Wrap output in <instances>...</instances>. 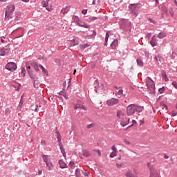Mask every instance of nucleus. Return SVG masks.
Returning <instances> with one entry per match:
<instances>
[{"label":"nucleus","mask_w":177,"mask_h":177,"mask_svg":"<svg viewBox=\"0 0 177 177\" xmlns=\"http://www.w3.org/2000/svg\"><path fill=\"white\" fill-rule=\"evenodd\" d=\"M5 113H6V114L10 113V109H9V108L6 109Z\"/></svg>","instance_id":"obj_45"},{"label":"nucleus","mask_w":177,"mask_h":177,"mask_svg":"<svg viewBox=\"0 0 177 177\" xmlns=\"http://www.w3.org/2000/svg\"><path fill=\"white\" fill-rule=\"evenodd\" d=\"M162 77L164 78V80L166 81V82H168L169 80L168 79V77H167V73H163L162 74Z\"/></svg>","instance_id":"obj_36"},{"label":"nucleus","mask_w":177,"mask_h":177,"mask_svg":"<svg viewBox=\"0 0 177 177\" xmlns=\"http://www.w3.org/2000/svg\"><path fill=\"white\" fill-rule=\"evenodd\" d=\"M15 9H16V6H15L14 4H10L7 6L5 13V20H10L12 19L10 15L15 12Z\"/></svg>","instance_id":"obj_3"},{"label":"nucleus","mask_w":177,"mask_h":177,"mask_svg":"<svg viewBox=\"0 0 177 177\" xmlns=\"http://www.w3.org/2000/svg\"><path fill=\"white\" fill-rule=\"evenodd\" d=\"M59 165L60 168L64 169V168H67V164H66V162H64V161H63L62 160H60L59 161Z\"/></svg>","instance_id":"obj_16"},{"label":"nucleus","mask_w":177,"mask_h":177,"mask_svg":"<svg viewBox=\"0 0 177 177\" xmlns=\"http://www.w3.org/2000/svg\"><path fill=\"white\" fill-rule=\"evenodd\" d=\"M96 19H97V17H93L92 18L93 20H96Z\"/></svg>","instance_id":"obj_64"},{"label":"nucleus","mask_w":177,"mask_h":177,"mask_svg":"<svg viewBox=\"0 0 177 177\" xmlns=\"http://www.w3.org/2000/svg\"><path fill=\"white\" fill-rule=\"evenodd\" d=\"M9 52H10V48L9 47V46H6L1 50L0 56H5L8 55Z\"/></svg>","instance_id":"obj_10"},{"label":"nucleus","mask_w":177,"mask_h":177,"mask_svg":"<svg viewBox=\"0 0 177 177\" xmlns=\"http://www.w3.org/2000/svg\"><path fill=\"white\" fill-rule=\"evenodd\" d=\"M120 103V100L115 98H111L106 101V104L109 106H114V104H118Z\"/></svg>","instance_id":"obj_9"},{"label":"nucleus","mask_w":177,"mask_h":177,"mask_svg":"<svg viewBox=\"0 0 177 177\" xmlns=\"http://www.w3.org/2000/svg\"><path fill=\"white\" fill-rule=\"evenodd\" d=\"M30 66L32 67H33V68L36 71H39V67L38 66V64H37V62H32L30 64Z\"/></svg>","instance_id":"obj_17"},{"label":"nucleus","mask_w":177,"mask_h":177,"mask_svg":"<svg viewBox=\"0 0 177 177\" xmlns=\"http://www.w3.org/2000/svg\"><path fill=\"white\" fill-rule=\"evenodd\" d=\"M124 143H125L126 145H131V142L127 140H123Z\"/></svg>","instance_id":"obj_49"},{"label":"nucleus","mask_w":177,"mask_h":177,"mask_svg":"<svg viewBox=\"0 0 177 177\" xmlns=\"http://www.w3.org/2000/svg\"><path fill=\"white\" fill-rule=\"evenodd\" d=\"M94 88L95 92H100V91H103L104 89V86L103 84H100L99 80H96L94 82Z\"/></svg>","instance_id":"obj_7"},{"label":"nucleus","mask_w":177,"mask_h":177,"mask_svg":"<svg viewBox=\"0 0 177 177\" xmlns=\"http://www.w3.org/2000/svg\"><path fill=\"white\" fill-rule=\"evenodd\" d=\"M61 94L62 95V96H64V97H65V99H68V95L66 93L62 92L61 93Z\"/></svg>","instance_id":"obj_40"},{"label":"nucleus","mask_w":177,"mask_h":177,"mask_svg":"<svg viewBox=\"0 0 177 177\" xmlns=\"http://www.w3.org/2000/svg\"><path fill=\"white\" fill-rule=\"evenodd\" d=\"M83 154H84V157H90L91 156V153H89V152H88L87 151H84Z\"/></svg>","instance_id":"obj_35"},{"label":"nucleus","mask_w":177,"mask_h":177,"mask_svg":"<svg viewBox=\"0 0 177 177\" xmlns=\"http://www.w3.org/2000/svg\"><path fill=\"white\" fill-rule=\"evenodd\" d=\"M89 171H86L85 172H84V176H89Z\"/></svg>","instance_id":"obj_53"},{"label":"nucleus","mask_w":177,"mask_h":177,"mask_svg":"<svg viewBox=\"0 0 177 177\" xmlns=\"http://www.w3.org/2000/svg\"><path fill=\"white\" fill-rule=\"evenodd\" d=\"M135 111H137V113H142L143 111V107L139 106L138 105H135L133 104H131L129 105L127 108V115L131 116L135 114Z\"/></svg>","instance_id":"obj_1"},{"label":"nucleus","mask_w":177,"mask_h":177,"mask_svg":"<svg viewBox=\"0 0 177 177\" xmlns=\"http://www.w3.org/2000/svg\"><path fill=\"white\" fill-rule=\"evenodd\" d=\"M129 121L130 119L127 118V115L121 119L120 121V125H122V127H127V125H128V124H129Z\"/></svg>","instance_id":"obj_11"},{"label":"nucleus","mask_w":177,"mask_h":177,"mask_svg":"<svg viewBox=\"0 0 177 177\" xmlns=\"http://www.w3.org/2000/svg\"><path fill=\"white\" fill-rule=\"evenodd\" d=\"M30 68H31V67L30 66H28V67H27V71H28V73H30Z\"/></svg>","instance_id":"obj_57"},{"label":"nucleus","mask_w":177,"mask_h":177,"mask_svg":"<svg viewBox=\"0 0 177 177\" xmlns=\"http://www.w3.org/2000/svg\"><path fill=\"white\" fill-rule=\"evenodd\" d=\"M139 5V3H133V4H130L129 6V8L130 9V10H131V13L133 15V16H138V15H139L138 13V11H136V6H138Z\"/></svg>","instance_id":"obj_8"},{"label":"nucleus","mask_w":177,"mask_h":177,"mask_svg":"<svg viewBox=\"0 0 177 177\" xmlns=\"http://www.w3.org/2000/svg\"><path fill=\"white\" fill-rule=\"evenodd\" d=\"M21 69V75L22 77H25L26 76V68L22 67Z\"/></svg>","instance_id":"obj_32"},{"label":"nucleus","mask_w":177,"mask_h":177,"mask_svg":"<svg viewBox=\"0 0 177 177\" xmlns=\"http://www.w3.org/2000/svg\"><path fill=\"white\" fill-rule=\"evenodd\" d=\"M93 127H95V124H88L87 127H86V128H87L88 129H91V128H93Z\"/></svg>","instance_id":"obj_42"},{"label":"nucleus","mask_w":177,"mask_h":177,"mask_svg":"<svg viewBox=\"0 0 177 177\" xmlns=\"http://www.w3.org/2000/svg\"><path fill=\"white\" fill-rule=\"evenodd\" d=\"M125 176L127 177H135V176L133 175L131 171H127Z\"/></svg>","instance_id":"obj_26"},{"label":"nucleus","mask_w":177,"mask_h":177,"mask_svg":"<svg viewBox=\"0 0 177 177\" xmlns=\"http://www.w3.org/2000/svg\"><path fill=\"white\" fill-rule=\"evenodd\" d=\"M75 176L81 177V170H80V169L75 170Z\"/></svg>","instance_id":"obj_29"},{"label":"nucleus","mask_w":177,"mask_h":177,"mask_svg":"<svg viewBox=\"0 0 177 177\" xmlns=\"http://www.w3.org/2000/svg\"><path fill=\"white\" fill-rule=\"evenodd\" d=\"M164 11H165L166 13H167V12H168V9L165 8Z\"/></svg>","instance_id":"obj_60"},{"label":"nucleus","mask_w":177,"mask_h":177,"mask_svg":"<svg viewBox=\"0 0 177 177\" xmlns=\"http://www.w3.org/2000/svg\"><path fill=\"white\" fill-rule=\"evenodd\" d=\"M33 81L34 88H39V80H38V79L35 80L33 77Z\"/></svg>","instance_id":"obj_20"},{"label":"nucleus","mask_w":177,"mask_h":177,"mask_svg":"<svg viewBox=\"0 0 177 177\" xmlns=\"http://www.w3.org/2000/svg\"><path fill=\"white\" fill-rule=\"evenodd\" d=\"M155 59L158 63H161V55H158L155 57Z\"/></svg>","instance_id":"obj_31"},{"label":"nucleus","mask_w":177,"mask_h":177,"mask_svg":"<svg viewBox=\"0 0 177 177\" xmlns=\"http://www.w3.org/2000/svg\"><path fill=\"white\" fill-rule=\"evenodd\" d=\"M171 85H173V86H174V88L176 89H177V82H175V81L172 82Z\"/></svg>","instance_id":"obj_43"},{"label":"nucleus","mask_w":177,"mask_h":177,"mask_svg":"<svg viewBox=\"0 0 177 177\" xmlns=\"http://www.w3.org/2000/svg\"><path fill=\"white\" fill-rule=\"evenodd\" d=\"M110 157L111 158H114V157H117V152L113 151L112 153H111Z\"/></svg>","instance_id":"obj_33"},{"label":"nucleus","mask_w":177,"mask_h":177,"mask_svg":"<svg viewBox=\"0 0 177 177\" xmlns=\"http://www.w3.org/2000/svg\"><path fill=\"white\" fill-rule=\"evenodd\" d=\"M8 0H0V2H6Z\"/></svg>","instance_id":"obj_61"},{"label":"nucleus","mask_w":177,"mask_h":177,"mask_svg":"<svg viewBox=\"0 0 177 177\" xmlns=\"http://www.w3.org/2000/svg\"><path fill=\"white\" fill-rule=\"evenodd\" d=\"M174 3H175L176 6H177V1H176V0H174Z\"/></svg>","instance_id":"obj_62"},{"label":"nucleus","mask_w":177,"mask_h":177,"mask_svg":"<svg viewBox=\"0 0 177 177\" xmlns=\"http://www.w3.org/2000/svg\"><path fill=\"white\" fill-rule=\"evenodd\" d=\"M75 73H77V70H75V71H73L74 75H75Z\"/></svg>","instance_id":"obj_63"},{"label":"nucleus","mask_w":177,"mask_h":177,"mask_svg":"<svg viewBox=\"0 0 177 177\" xmlns=\"http://www.w3.org/2000/svg\"><path fill=\"white\" fill-rule=\"evenodd\" d=\"M116 165L118 168H121V167H122V163H117Z\"/></svg>","instance_id":"obj_52"},{"label":"nucleus","mask_w":177,"mask_h":177,"mask_svg":"<svg viewBox=\"0 0 177 177\" xmlns=\"http://www.w3.org/2000/svg\"><path fill=\"white\" fill-rule=\"evenodd\" d=\"M137 64L138 66H140V67H143V61L140 59H137Z\"/></svg>","instance_id":"obj_28"},{"label":"nucleus","mask_w":177,"mask_h":177,"mask_svg":"<svg viewBox=\"0 0 177 177\" xmlns=\"http://www.w3.org/2000/svg\"><path fill=\"white\" fill-rule=\"evenodd\" d=\"M41 145H42V146H45V145H46V141H45V140H41Z\"/></svg>","instance_id":"obj_51"},{"label":"nucleus","mask_w":177,"mask_h":177,"mask_svg":"<svg viewBox=\"0 0 177 177\" xmlns=\"http://www.w3.org/2000/svg\"><path fill=\"white\" fill-rule=\"evenodd\" d=\"M162 106L163 107V109H165V110H168V106L165 104H162Z\"/></svg>","instance_id":"obj_55"},{"label":"nucleus","mask_w":177,"mask_h":177,"mask_svg":"<svg viewBox=\"0 0 177 177\" xmlns=\"http://www.w3.org/2000/svg\"><path fill=\"white\" fill-rule=\"evenodd\" d=\"M169 14L171 15V16L174 17V9L172 8H169Z\"/></svg>","instance_id":"obj_41"},{"label":"nucleus","mask_w":177,"mask_h":177,"mask_svg":"<svg viewBox=\"0 0 177 177\" xmlns=\"http://www.w3.org/2000/svg\"><path fill=\"white\" fill-rule=\"evenodd\" d=\"M78 26L80 27H84V28H89L90 26L88 24L82 23L81 21L77 22Z\"/></svg>","instance_id":"obj_19"},{"label":"nucleus","mask_w":177,"mask_h":177,"mask_svg":"<svg viewBox=\"0 0 177 177\" xmlns=\"http://www.w3.org/2000/svg\"><path fill=\"white\" fill-rule=\"evenodd\" d=\"M164 91H165V87H162V88H159L158 92L160 93H164Z\"/></svg>","instance_id":"obj_39"},{"label":"nucleus","mask_w":177,"mask_h":177,"mask_svg":"<svg viewBox=\"0 0 177 177\" xmlns=\"http://www.w3.org/2000/svg\"><path fill=\"white\" fill-rule=\"evenodd\" d=\"M115 92L118 95H119V96H121V95H122L124 90H122V88L121 87H115Z\"/></svg>","instance_id":"obj_15"},{"label":"nucleus","mask_w":177,"mask_h":177,"mask_svg":"<svg viewBox=\"0 0 177 177\" xmlns=\"http://www.w3.org/2000/svg\"><path fill=\"white\" fill-rule=\"evenodd\" d=\"M57 139L58 140L59 145H62V136L59 132H57Z\"/></svg>","instance_id":"obj_25"},{"label":"nucleus","mask_w":177,"mask_h":177,"mask_svg":"<svg viewBox=\"0 0 177 177\" xmlns=\"http://www.w3.org/2000/svg\"><path fill=\"white\" fill-rule=\"evenodd\" d=\"M68 10H70V8L66 7L62 10L61 13H62L63 15H66V13H68Z\"/></svg>","instance_id":"obj_21"},{"label":"nucleus","mask_w":177,"mask_h":177,"mask_svg":"<svg viewBox=\"0 0 177 177\" xmlns=\"http://www.w3.org/2000/svg\"><path fill=\"white\" fill-rule=\"evenodd\" d=\"M134 124H136V121L133 120V124L130 127H132L134 125Z\"/></svg>","instance_id":"obj_56"},{"label":"nucleus","mask_w":177,"mask_h":177,"mask_svg":"<svg viewBox=\"0 0 177 177\" xmlns=\"http://www.w3.org/2000/svg\"><path fill=\"white\" fill-rule=\"evenodd\" d=\"M145 82L147 89H149L150 92H153L155 88L154 82L153 81V80H151V78L150 77H146Z\"/></svg>","instance_id":"obj_5"},{"label":"nucleus","mask_w":177,"mask_h":177,"mask_svg":"<svg viewBox=\"0 0 177 177\" xmlns=\"http://www.w3.org/2000/svg\"><path fill=\"white\" fill-rule=\"evenodd\" d=\"M46 9L48 12H52L53 8H52V4L50 2H48V5L46 6Z\"/></svg>","instance_id":"obj_23"},{"label":"nucleus","mask_w":177,"mask_h":177,"mask_svg":"<svg viewBox=\"0 0 177 177\" xmlns=\"http://www.w3.org/2000/svg\"><path fill=\"white\" fill-rule=\"evenodd\" d=\"M60 150H61V153H62L64 157L66 158V150L64 149V148H63V146L60 145Z\"/></svg>","instance_id":"obj_30"},{"label":"nucleus","mask_w":177,"mask_h":177,"mask_svg":"<svg viewBox=\"0 0 177 177\" xmlns=\"http://www.w3.org/2000/svg\"><path fill=\"white\" fill-rule=\"evenodd\" d=\"M112 150H113V151L118 153L117 147H115V145L112 146Z\"/></svg>","instance_id":"obj_44"},{"label":"nucleus","mask_w":177,"mask_h":177,"mask_svg":"<svg viewBox=\"0 0 177 177\" xmlns=\"http://www.w3.org/2000/svg\"><path fill=\"white\" fill-rule=\"evenodd\" d=\"M157 37H156V35H153L150 42L151 46H157Z\"/></svg>","instance_id":"obj_13"},{"label":"nucleus","mask_w":177,"mask_h":177,"mask_svg":"<svg viewBox=\"0 0 177 177\" xmlns=\"http://www.w3.org/2000/svg\"><path fill=\"white\" fill-rule=\"evenodd\" d=\"M78 109H82V110H85L86 111V106H84L82 104V102H79L76 104H75V110H77Z\"/></svg>","instance_id":"obj_12"},{"label":"nucleus","mask_w":177,"mask_h":177,"mask_svg":"<svg viewBox=\"0 0 177 177\" xmlns=\"http://www.w3.org/2000/svg\"><path fill=\"white\" fill-rule=\"evenodd\" d=\"M6 68L8 71H16L17 70V65L15 62H8L6 66Z\"/></svg>","instance_id":"obj_6"},{"label":"nucleus","mask_w":177,"mask_h":177,"mask_svg":"<svg viewBox=\"0 0 177 177\" xmlns=\"http://www.w3.org/2000/svg\"><path fill=\"white\" fill-rule=\"evenodd\" d=\"M158 38H160V39H162V38H165V37H167V34L165 32H160L158 35Z\"/></svg>","instance_id":"obj_24"},{"label":"nucleus","mask_w":177,"mask_h":177,"mask_svg":"<svg viewBox=\"0 0 177 177\" xmlns=\"http://www.w3.org/2000/svg\"><path fill=\"white\" fill-rule=\"evenodd\" d=\"M106 43L104 44L105 46H107V41H109V32L106 33V37H105Z\"/></svg>","instance_id":"obj_34"},{"label":"nucleus","mask_w":177,"mask_h":177,"mask_svg":"<svg viewBox=\"0 0 177 177\" xmlns=\"http://www.w3.org/2000/svg\"><path fill=\"white\" fill-rule=\"evenodd\" d=\"M176 115H177V112H175V111H173L171 112V116L172 117H176Z\"/></svg>","instance_id":"obj_46"},{"label":"nucleus","mask_w":177,"mask_h":177,"mask_svg":"<svg viewBox=\"0 0 177 177\" xmlns=\"http://www.w3.org/2000/svg\"><path fill=\"white\" fill-rule=\"evenodd\" d=\"M117 45H118V39H115L111 44V46L112 49H115L117 48Z\"/></svg>","instance_id":"obj_18"},{"label":"nucleus","mask_w":177,"mask_h":177,"mask_svg":"<svg viewBox=\"0 0 177 177\" xmlns=\"http://www.w3.org/2000/svg\"><path fill=\"white\" fill-rule=\"evenodd\" d=\"M23 2H30V0H21Z\"/></svg>","instance_id":"obj_58"},{"label":"nucleus","mask_w":177,"mask_h":177,"mask_svg":"<svg viewBox=\"0 0 177 177\" xmlns=\"http://www.w3.org/2000/svg\"><path fill=\"white\" fill-rule=\"evenodd\" d=\"M39 67H40L41 70H42L43 73L44 74H46V69H45V68H44V66H42V65H40Z\"/></svg>","instance_id":"obj_38"},{"label":"nucleus","mask_w":177,"mask_h":177,"mask_svg":"<svg viewBox=\"0 0 177 177\" xmlns=\"http://www.w3.org/2000/svg\"><path fill=\"white\" fill-rule=\"evenodd\" d=\"M96 152L97 153V156H99V157L102 156V152H100V150H97Z\"/></svg>","instance_id":"obj_54"},{"label":"nucleus","mask_w":177,"mask_h":177,"mask_svg":"<svg viewBox=\"0 0 177 177\" xmlns=\"http://www.w3.org/2000/svg\"><path fill=\"white\" fill-rule=\"evenodd\" d=\"M121 28L126 31H131L132 30V24L127 19H123L120 22Z\"/></svg>","instance_id":"obj_4"},{"label":"nucleus","mask_w":177,"mask_h":177,"mask_svg":"<svg viewBox=\"0 0 177 177\" xmlns=\"http://www.w3.org/2000/svg\"><path fill=\"white\" fill-rule=\"evenodd\" d=\"M1 42L2 44H5V37H1Z\"/></svg>","instance_id":"obj_48"},{"label":"nucleus","mask_w":177,"mask_h":177,"mask_svg":"<svg viewBox=\"0 0 177 177\" xmlns=\"http://www.w3.org/2000/svg\"><path fill=\"white\" fill-rule=\"evenodd\" d=\"M88 46H89L88 44H83V45L82 46V49H85V48H88Z\"/></svg>","instance_id":"obj_47"},{"label":"nucleus","mask_w":177,"mask_h":177,"mask_svg":"<svg viewBox=\"0 0 177 177\" xmlns=\"http://www.w3.org/2000/svg\"><path fill=\"white\" fill-rule=\"evenodd\" d=\"M69 166L71 168H75V163H74V162H70Z\"/></svg>","instance_id":"obj_37"},{"label":"nucleus","mask_w":177,"mask_h":177,"mask_svg":"<svg viewBox=\"0 0 177 177\" xmlns=\"http://www.w3.org/2000/svg\"><path fill=\"white\" fill-rule=\"evenodd\" d=\"M82 13L83 15H86V13H88V10H82Z\"/></svg>","instance_id":"obj_50"},{"label":"nucleus","mask_w":177,"mask_h":177,"mask_svg":"<svg viewBox=\"0 0 177 177\" xmlns=\"http://www.w3.org/2000/svg\"><path fill=\"white\" fill-rule=\"evenodd\" d=\"M117 115L119 118H120L121 120L124 118H125L126 115L124 113V111L119 110L117 111Z\"/></svg>","instance_id":"obj_14"},{"label":"nucleus","mask_w":177,"mask_h":177,"mask_svg":"<svg viewBox=\"0 0 177 177\" xmlns=\"http://www.w3.org/2000/svg\"><path fill=\"white\" fill-rule=\"evenodd\" d=\"M165 158L168 159V158H169V156L165 155Z\"/></svg>","instance_id":"obj_59"},{"label":"nucleus","mask_w":177,"mask_h":177,"mask_svg":"<svg viewBox=\"0 0 177 177\" xmlns=\"http://www.w3.org/2000/svg\"><path fill=\"white\" fill-rule=\"evenodd\" d=\"M46 9L48 12H52L53 8H52V4L50 2H48V5L46 6Z\"/></svg>","instance_id":"obj_22"},{"label":"nucleus","mask_w":177,"mask_h":177,"mask_svg":"<svg viewBox=\"0 0 177 177\" xmlns=\"http://www.w3.org/2000/svg\"><path fill=\"white\" fill-rule=\"evenodd\" d=\"M44 162L46 163V168L48 171H52L53 169V167H55L53 165V163L52 161H53V159L48 155H42L41 156Z\"/></svg>","instance_id":"obj_2"},{"label":"nucleus","mask_w":177,"mask_h":177,"mask_svg":"<svg viewBox=\"0 0 177 177\" xmlns=\"http://www.w3.org/2000/svg\"><path fill=\"white\" fill-rule=\"evenodd\" d=\"M49 0H44V1H42L41 4H42V6L44 8H46V6H48V4L49 3Z\"/></svg>","instance_id":"obj_27"}]
</instances>
